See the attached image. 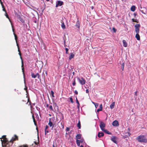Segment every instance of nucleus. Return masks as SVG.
Masks as SVG:
<instances>
[{
	"instance_id": "412c9836",
	"label": "nucleus",
	"mask_w": 147,
	"mask_h": 147,
	"mask_svg": "<svg viewBox=\"0 0 147 147\" xmlns=\"http://www.w3.org/2000/svg\"><path fill=\"white\" fill-rule=\"evenodd\" d=\"M104 132H105V133H107V134H111V133L110 132L108 131L107 130V129H105L103 130V131Z\"/></svg>"
},
{
	"instance_id": "a878e982",
	"label": "nucleus",
	"mask_w": 147,
	"mask_h": 147,
	"mask_svg": "<svg viewBox=\"0 0 147 147\" xmlns=\"http://www.w3.org/2000/svg\"><path fill=\"white\" fill-rule=\"evenodd\" d=\"M31 76L32 78H36V75L34 74L33 73H31Z\"/></svg>"
},
{
	"instance_id": "a19ab883",
	"label": "nucleus",
	"mask_w": 147,
	"mask_h": 147,
	"mask_svg": "<svg viewBox=\"0 0 147 147\" xmlns=\"http://www.w3.org/2000/svg\"><path fill=\"white\" fill-rule=\"evenodd\" d=\"M98 103H97L94 105L95 106V107L96 108L98 107Z\"/></svg>"
},
{
	"instance_id": "603ef678",
	"label": "nucleus",
	"mask_w": 147,
	"mask_h": 147,
	"mask_svg": "<svg viewBox=\"0 0 147 147\" xmlns=\"http://www.w3.org/2000/svg\"><path fill=\"white\" fill-rule=\"evenodd\" d=\"M3 11L5 12V9L3 7Z\"/></svg>"
},
{
	"instance_id": "f3484780",
	"label": "nucleus",
	"mask_w": 147,
	"mask_h": 147,
	"mask_svg": "<svg viewBox=\"0 0 147 147\" xmlns=\"http://www.w3.org/2000/svg\"><path fill=\"white\" fill-rule=\"evenodd\" d=\"M81 135L80 134H78L76 136V140H78L81 138Z\"/></svg>"
},
{
	"instance_id": "4468645a",
	"label": "nucleus",
	"mask_w": 147,
	"mask_h": 147,
	"mask_svg": "<svg viewBox=\"0 0 147 147\" xmlns=\"http://www.w3.org/2000/svg\"><path fill=\"white\" fill-rule=\"evenodd\" d=\"M104 136V133L102 132H99L98 134V136L99 138H100Z\"/></svg>"
},
{
	"instance_id": "e2e57ef3",
	"label": "nucleus",
	"mask_w": 147,
	"mask_h": 147,
	"mask_svg": "<svg viewBox=\"0 0 147 147\" xmlns=\"http://www.w3.org/2000/svg\"><path fill=\"white\" fill-rule=\"evenodd\" d=\"M46 1H49V0H46Z\"/></svg>"
},
{
	"instance_id": "ddd939ff",
	"label": "nucleus",
	"mask_w": 147,
	"mask_h": 147,
	"mask_svg": "<svg viewBox=\"0 0 147 147\" xmlns=\"http://www.w3.org/2000/svg\"><path fill=\"white\" fill-rule=\"evenodd\" d=\"M123 43V45L125 47H126L127 46V43L125 40H122Z\"/></svg>"
},
{
	"instance_id": "393cba45",
	"label": "nucleus",
	"mask_w": 147,
	"mask_h": 147,
	"mask_svg": "<svg viewBox=\"0 0 147 147\" xmlns=\"http://www.w3.org/2000/svg\"><path fill=\"white\" fill-rule=\"evenodd\" d=\"M61 26L63 29H65V26L64 22L62 23Z\"/></svg>"
},
{
	"instance_id": "bb28decb",
	"label": "nucleus",
	"mask_w": 147,
	"mask_h": 147,
	"mask_svg": "<svg viewBox=\"0 0 147 147\" xmlns=\"http://www.w3.org/2000/svg\"><path fill=\"white\" fill-rule=\"evenodd\" d=\"M76 102L78 104L77 107L78 108H79V105H80L79 103L77 98H76Z\"/></svg>"
},
{
	"instance_id": "c85d7f7f",
	"label": "nucleus",
	"mask_w": 147,
	"mask_h": 147,
	"mask_svg": "<svg viewBox=\"0 0 147 147\" xmlns=\"http://www.w3.org/2000/svg\"><path fill=\"white\" fill-rule=\"evenodd\" d=\"M22 1H23V2L26 4L27 3H28V1L26 0H22Z\"/></svg>"
},
{
	"instance_id": "7ed1b4c3",
	"label": "nucleus",
	"mask_w": 147,
	"mask_h": 147,
	"mask_svg": "<svg viewBox=\"0 0 147 147\" xmlns=\"http://www.w3.org/2000/svg\"><path fill=\"white\" fill-rule=\"evenodd\" d=\"M77 79L80 83L82 85H83L85 84L86 80L83 78L82 77L80 78H78Z\"/></svg>"
},
{
	"instance_id": "2f4dec72",
	"label": "nucleus",
	"mask_w": 147,
	"mask_h": 147,
	"mask_svg": "<svg viewBox=\"0 0 147 147\" xmlns=\"http://www.w3.org/2000/svg\"><path fill=\"white\" fill-rule=\"evenodd\" d=\"M49 109H50L51 110H52V111H53V107H52V105L49 106Z\"/></svg>"
},
{
	"instance_id": "39448f33",
	"label": "nucleus",
	"mask_w": 147,
	"mask_h": 147,
	"mask_svg": "<svg viewBox=\"0 0 147 147\" xmlns=\"http://www.w3.org/2000/svg\"><path fill=\"white\" fill-rule=\"evenodd\" d=\"M56 7H57L59 6H61L63 4V2L62 1L59 0L56 2Z\"/></svg>"
},
{
	"instance_id": "5701e85b",
	"label": "nucleus",
	"mask_w": 147,
	"mask_h": 147,
	"mask_svg": "<svg viewBox=\"0 0 147 147\" xmlns=\"http://www.w3.org/2000/svg\"><path fill=\"white\" fill-rule=\"evenodd\" d=\"M77 126L78 127L79 129H80L81 126L80 123V121H79L78 122L77 124Z\"/></svg>"
},
{
	"instance_id": "a211bd4d",
	"label": "nucleus",
	"mask_w": 147,
	"mask_h": 147,
	"mask_svg": "<svg viewBox=\"0 0 147 147\" xmlns=\"http://www.w3.org/2000/svg\"><path fill=\"white\" fill-rule=\"evenodd\" d=\"M136 7L134 5H133L131 8V10L132 11H134L135 10Z\"/></svg>"
},
{
	"instance_id": "c9c22d12",
	"label": "nucleus",
	"mask_w": 147,
	"mask_h": 147,
	"mask_svg": "<svg viewBox=\"0 0 147 147\" xmlns=\"http://www.w3.org/2000/svg\"><path fill=\"white\" fill-rule=\"evenodd\" d=\"M65 50L66 51V53L68 54V49L67 48H65Z\"/></svg>"
},
{
	"instance_id": "680f3d73",
	"label": "nucleus",
	"mask_w": 147,
	"mask_h": 147,
	"mask_svg": "<svg viewBox=\"0 0 147 147\" xmlns=\"http://www.w3.org/2000/svg\"><path fill=\"white\" fill-rule=\"evenodd\" d=\"M24 89L25 90H26V88H24Z\"/></svg>"
},
{
	"instance_id": "3c124183",
	"label": "nucleus",
	"mask_w": 147,
	"mask_h": 147,
	"mask_svg": "<svg viewBox=\"0 0 147 147\" xmlns=\"http://www.w3.org/2000/svg\"><path fill=\"white\" fill-rule=\"evenodd\" d=\"M80 140V142L82 143V142H83L84 141V140H83L82 139V140Z\"/></svg>"
},
{
	"instance_id": "1a4fd4ad",
	"label": "nucleus",
	"mask_w": 147,
	"mask_h": 147,
	"mask_svg": "<svg viewBox=\"0 0 147 147\" xmlns=\"http://www.w3.org/2000/svg\"><path fill=\"white\" fill-rule=\"evenodd\" d=\"M5 15L6 16V17L7 18H8V19L9 20V21L10 22L11 24V26H12L13 31V32H14V29H13V25H12V23L11 22V21L10 19H9V17H8V15L7 14V13H5Z\"/></svg>"
},
{
	"instance_id": "09e8293b",
	"label": "nucleus",
	"mask_w": 147,
	"mask_h": 147,
	"mask_svg": "<svg viewBox=\"0 0 147 147\" xmlns=\"http://www.w3.org/2000/svg\"><path fill=\"white\" fill-rule=\"evenodd\" d=\"M86 93H88L89 92V91H88V89H86Z\"/></svg>"
},
{
	"instance_id": "9d476101",
	"label": "nucleus",
	"mask_w": 147,
	"mask_h": 147,
	"mask_svg": "<svg viewBox=\"0 0 147 147\" xmlns=\"http://www.w3.org/2000/svg\"><path fill=\"white\" fill-rule=\"evenodd\" d=\"M18 139V137L16 135L12 137V138L10 140V142H12Z\"/></svg>"
},
{
	"instance_id": "864d4df0",
	"label": "nucleus",
	"mask_w": 147,
	"mask_h": 147,
	"mask_svg": "<svg viewBox=\"0 0 147 147\" xmlns=\"http://www.w3.org/2000/svg\"><path fill=\"white\" fill-rule=\"evenodd\" d=\"M137 92H135V95H136V96L137 95Z\"/></svg>"
},
{
	"instance_id": "f704fd0d",
	"label": "nucleus",
	"mask_w": 147,
	"mask_h": 147,
	"mask_svg": "<svg viewBox=\"0 0 147 147\" xmlns=\"http://www.w3.org/2000/svg\"><path fill=\"white\" fill-rule=\"evenodd\" d=\"M69 99H70V101L72 103H73L74 102L73 101V98H72L71 97H70L69 98Z\"/></svg>"
},
{
	"instance_id": "b1692460",
	"label": "nucleus",
	"mask_w": 147,
	"mask_h": 147,
	"mask_svg": "<svg viewBox=\"0 0 147 147\" xmlns=\"http://www.w3.org/2000/svg\"><path fill=\"white\" fill-rule=\"evenodd\" d=\"M76 26L78 27V28H79L80 27V24H79V22L78 20L76 22Z\"/></svg>"
},
{
	"instance_id": "58836bf2",
	"label": "nucleus",
	"mask_w": 147,
	"mask_h": 147,
	"mask_svg": "<svg viewBox=\"0 0 147 147\" xmlns=\"http://www.w3.org/2000/svg\"><path fill=\"white\" fill-rule=\"evenodd\" d=\"M112 29H113V32H116V30L115 28H113Z\"/></svg>"
},
{
	"instance_id": "f03ea898",
	"label": "nucleus",
	"mask_w": 147,
	"mask_h": 147,
	"mask_svg": "<svg viewBox=\"0 0 147 147\" xmlns=\"http://www.w3.org/2000/svg\"><path fill=\"white\" fill-rule=\"evenodd\" d=\"M138 142L141 143H146L147 139L146 137L143 135H140L138 136L136 138Z\"/></svg>"
},
{
	"instance_id": "4d7b16f0",
	"label": "nucleus",
	"mask_w": 147,
	"mask_h": 147,
	"mask_svg": "<svg viewBox=\"0 0 147 147\" xmlns=\"http://www.w3.org/2000/svg\"><path fill=\"white\" fill-rule=\"evenodd\" d=\"M22 71H23V72L24 73L23 68H22Z\"/></svg>"
},
{
	"instance_id": "5fc2aeb1",
	"label": "nucleus",
	"mask_w": 147,
	"mask_h": 147,
	"mask_svg": "<svg viewBox=\"0 0 147 147\" xmlns=\"http://www.w3.org/2000/svg\"><path fill=\"white\" fill-rule=\"evenodd\" d=\"M49 132L48 131V130H46V133H48Z\"/></svg>"
},
{
	"instance_id": "49530a36",
	"label": "nucleus",
	"mask_w": 147,
	"mask_h": 147,
	"mask_svg": "<svg viewBox=\"0 0 147 147\" xmlns=\"http://www.w3.org/2000/svg\"><path fill=\"white\" fill-rule=\"evenodd\" d=\"M100 108L102 109V104H100Z\"/></svg>"
},
{
	"instance_id": "4be33fe9",
	"label": "nucleus",
	"mask_w": 147,
	"mask_h": 147,
	"mask_svg": "<svg viewBox=\"0 0 147 147\" xmlns=\"http://www.w3.org/2000/svg\"><path fill=\"white\" fill-rule=\"evenodd\" d=\"M76 142L77 145L78 146H80V140H76Z\"/></svg>"
},
{
	"instance_id": "2eb2a0df",
	"label": "nucleus",
	"mask_w": 147,
	"mask_h": 147,
	"mask_svg": "<svg viewBox=\"0 0 147 147\" xmlns=\"http://www.w3.org/2000/svg\"><path fill=\"white\" fill-rule=\"evenodd\" d=\"M135 37L138 40H140V36L138 33H137Z\"/></svg>"
},
{
	"instance_id": "ea45409f",
	"label": "nucleus",
	"mask_w": 147,
	"mask_h": 147,
	"mask_svg": "<svg viewBox=\"0 0 147 147\" xmlns=\"http://www.w3.org/2000/svg\"><path fill=\"white\" fill-rule=\"evenodd\" d=\"M0 3H1V5H2V8H3L4 5H3V4L2 2V1H1V0H0Z\"/></svg>"
},
{
	"instance_id": "8fccbe9b",
	"label": "nucleus",
	"mask_w": 147,
	"mask_h": 147,
	"mask_svg": "<svg viewBox=\"0 0 147 147\" xmlns=\"http://www.w3.org/2000/svg\"><path fill=\"white\" fill-rule=\"evenodd\" d=\"M132 21H133V22H136V21H135V20H134V19H132Z\"/></svg>"
},
{
	"instance_id": "a18cd8bd",
	"label": "nucleus",
	"mask_w": 147,
	"mask_h": 147,
	"mask_svg": "<svg viewBox=\"0 0 147 147\" xmlns=\"http://www.w3.org/2000/svg\"><path fill=\"white\" fill-rule=\"evenodd\" d=\"M69 128L68 127H67L66 129V131H69Z\"/></svg>"
},
{
	"instance_id": "473e14b6",
	"label": "nucleus",
	"mask_w": 147,
	"mask_h": 147,
	"mask_svg": "<svg viewBox=\"0 0 147 147\" xmlns=\"http://www.w3.org/2000/svg\"><path fill=\"white\" fill-rule=\"evenodd\" d=\"M32 118H33V121H34V124L35 125H36V121H35V119H34V118L33 115H32Z\"/></svg>"
},
{
	"instance_id": "bf43d9fd",
	"label": "nucleus",
	"mask_w": 147,
	"mask_h": 147,
	"mask_svg": "<svg viewBox=\"0 0 147 147\" xmlns=\"http://www.w3.org/2000/svg\"><path fill=\"white\" fill-rule=\"evenodd\" d=\"M80 147H83V146L82 145H81L80 146Z\"/></svg>"
},
{
	"instance_id": "c756f323",
	"label": "nucleus",
	"mask_w": 147,
	"mask_h": 147,
	"mask_svg": "<svg viewBox=\"0 0 147 147\" xmlns=\"http://www.w3.org/2000/svg\"><path fill=\"white\" fill-rule=\"evenodd\" d=\"M51 94L52 97H54V92H53V90H51Z\"/></svg>"
},
{
	"instance_id": "0e129e2a",
	"label": "nucleus",
	"mask_w": 147,
	"mask_h": 147,
	"mask_svg": "<svg viewBox=\"0 0 147 147\" xmlns=\"http://www.w3.org/2000/svg\"><path fill=\"white\" fill-rule=\"evenodd\" d=\"M94 102L92 101V103L93 104Z\"/></svg>"
},
{
	"instance_id": "6e6552de",
	"label": "nucleus",
	"mask_w": 147,
	"mask_h": 147,
	"mask_svg": "<svg viewBox=\"0 0 147 147\" xmlns=\"http://www.w3.org/2000/svg\"><path fill=\"white\" fill-rule=\"evenodd\" d=\"M112 125L115 127H117L119 126V124L118 121L117 120L114 121L112 123Z\"/></svg>"
},
{
	"instance_id": "dca6fc26",
	"label": "nucleus",
	"mask_w": 147,
	"mask_h": 147,
	"mask_svg": "<svg viewBox=\"0 0 147 147\" xmlns=\"http://www.w3.org/2000/svg\"><path fill=\"white\" fill-rule=\"evenodd\" d=\"M115 102H113L110 105V107L111 109H113L115 106Z\"/></svg>"
},
{
	"instance_id": "72a5a7b5",
	"label": "nucleus",
	"mask_w": 147,
	"mask_h": 147,
	"mask_svg": "<svg viewBox=\"0 0 147 147\" xmlns=\"http://www.w3.org/2000/svg\"><path fill=\"white\" fill-rule=\"evenodd\" d=\"M36 77H37V78L38 79L39 78L40 76H39V74L38 73H37V74H36Z\"/></svg>"
},
{
	"instance_id": "c03bdc74",
	"label": "nucleus",
	"mask_w": 147,
	"mask_h": 147,
	"mask_svg": "<svg viewBox=\"0 0 147 147\" xmlns=\"http://www.w3.org/2000/svg\"><path fill=\"white\" fill-rule=\"evenodd\" d=\"M48 128V126H46L45 127V135L46 134V130Z\"/></svg>"
},
{
	"instance_id": "69168bd1",
	"label": "nucleus",
	"mask_w": 147,
	"mask_h": 147,
	"mask_svg": "<svg viewBox=\"0 0 147 147\" xmlns=\"http://www.w3.org/2000/svg\"><path fill=\"white\" fill-rule=\"evenodd\" d=\"M30 103H31V102H30Z\"/></svg>"
},
{
	"instance_id": "f8f14e48",
	"label": "nucleus",
	"mask_w": 147,
	"mask_h": 147,
	"mask_svg": "<svg viewBox=\"0 0 147 147\" xmlns=\"http://www.w3.org/2000/svg\"><path fill=\"white\" fill-rule=\"evenodd\" d=\"M74 55L72 53L70 54V55L69 57V60H71V59L73 58L74 57Z\"/></svg>"
},
{
	"instance_id": "052dcab7",
	"label": "nucleus",
	"mask_w": 147,
	"mask_h": 147,
	"mask_svg": "<svg viewBox=\"0 0 147 147\" xmlns=\"http://www.w3.org/2000/svg\"><path fill=\"white\" fill-rule=\"evenodd\" d=\"M93 8H94L93 7H92H92H91V8H92V9H93Z\"/></svg>"
},
{
	"instance_id": "0eeeda50",
	"label": "nucleus",
	"mask_w": 147,
	"mask_h": 147,
	"mask_svg": "<svg viewBox=\"0 0 147 147\" xmlns=\"http://www.w3.org/2000/svg\"><path fill=\"white\" fill-rule=\"evenodd\" d=\"M105 124L103 122H101L100 125V127L102 131H103L104 130V128L105 126Z\"/></svg>"
},
{
	"instance_id": "cd10ccee",
	"label": "nucleus",
	"mask_w": 147,
	"mask_h": 147,
	"mask_svg": "<svg viewBox=\"0 0 147 147\" xmlns=\"http://www.w3.org/2000/svg\"><path fill=\"white\" fill-rule=\"evenodd\" d=\"M124 65H125V64H124V63H123L122 64V65H121V69L123 71L124 70Z\"/></svg>"
},
{
	"instance_id": "e433bc0d",
	"label": "nucleus",
	"mask_w": 147,
	"mask_h": 147,
	"mask_svg": "<svg viewBox=\"0 0 147 147\" xmlns=\"http://www.w3.org/2000/svg\"><path fill=\"white\" fill-rule=\"evenodd\" d=\"M102 109L100 108L98 109L97 110V112H98L100 111H102Z\"/></svg>"
},
{
	"instance_id": "6ab92c4d",
	"label": "nucleus",
	"mask_w": 147,
	"mask_h": 147,
	"mask_svg": "<svg viewBox=\"0 0 147 147\" xmlns=\"http://www.w3.org/2000/svg\"><path fill=\"white\" fill-rule=\"evenodd\" d=\"M125 134H126V135H125V136H126L125 137V138L128 137L131 135V134L129 132H127L125 133Z\"/></svg>"
},
{
	"instance_id": "aec40b11",
	"label": "nucleus",
	"mask_w": 147,
	"mask_h": 147,
	"mask_svg": "<svg viewBox=\"0 0 147 147\" xmlns=\"http://www.w3.org/2000/svg\"><path fill=\"white\" fill-rule=\"evenodd\" d=\"M51 119L50 118L49 119V123H48V125L50 127H51L53 125V123H52L51 121Z\"/></svg>"
},
{
	"instance_id": "9b49d317",
	"label": "nucleus",
	"mask_w": 147,
	"mask_h": 147,
	"mask_svg": "<svg viewBox=\"0 0 147 147\" xmlns=\"http://www.w3.org/2000/svg\"><path fill=\"white\" fill-rule=\"evenodd\" d=\"M116 137L115 136H113V138H112L111 140L115 144H117V141L116 140Z\"/></svg>"
},
{
	"instance_id": "7c9ffc66",
	"label": "nucleus",
	"mask_w": 147,
	"mask_h": 147,
	"mask_svg": "<svg viewBox=\"0 0 147 147\" xmlns=\"http://www.w3.org/2000/svg\"><path fill=\"white\" fill-rule=\"evenodd\" d=\"M19 20L21 21L22 22H24V21L21 18H19Z\"/></svg>"
},
{
	"instance_id": "f257e3e1",
	"label": "nucleus",
	"mask_w": 147,
	"mask_h": 147,
	"mask_svg": "<svg viewBox=\"0 0 147 147\" xmlns=\"http://www.w3.org/2000/svg\"><path fill=\"white\" fill-rule=\"evenodd\" d=\"M2 142V147H8V143L9 142L5 136H3L2 138H0Z\"/></svg>"
},
{
	"instance_id": "13d9d810",
	"label": "nucleus",
	"mask_w": 147,
	"mask_h": 147,
	"mask_svg": "<svg viewBox=\"0 0 147 147\" xmlns=\"http://www.w3.org/2000/svg\"><path fill=\"white\" fill-rule=\"evenodd\" d=\"M97 103L94 102L93 104H94V105L96 103Z\"/></svg>"
},
{
	"instance_id": "423d86ee",
	"label": "nucleus",
	"mask_w": 147,
	"mask_h": 147,
	"mask_svg": "<svg viewBox=\"0 0 147 147\" xmlns=\"http://www.w3.org/2000/svg\"><path fill=\"white\" fill-rule=\"evenodd\" d=\"M135 32L136 33H139V27H140L139 24H136L135 25Z\"/></svg>"
},
{
	"instance_id": "4c0bfd02",
	"label": "nucleus",
	"mask_w": 147,
	"mask_h": 147,
	"mask_svg": "<svg viewBox=\"0 0 147 147\" xmlns=\"http://www.w3.org/2000/svg\"><path fill=\"white\" fill-rule=\"evenodd\" d=\"M61 127H62V128L63 129H64V124L63 123H61Z\"/></svg>"
},
{
	"instance_id": "338daca9",
	"label": "nucleus",
	"mask_w": 147,
	"mask_h": 147,
	"mask_svg": "<svg viewBox=\"0 0 147 147\" xmlns=\"http://www.w3.org/2000/svg\"><path fill=\"white\" fill-rule=\"evenodd\" d=\"M28 101L29 102V99L28 98Z\"/></svg>"
},
{
	"instance_id": "de8ad7c7",
	"label": "nucleus",
	"mask_w": 147,
	"mask_h": 147,
	"mask_svg": "<svg viewBox=\"0 0 147 147\" xmlns=\"http://www.w3.org/2000/svg\"><path fill=\"white\" fill-rule=\"evenodd\" d=\"M74 93H75V94H78V92L76 90L75 91Z\"/></svg>"
},
{
	"instance_id": "79ce46f5",
	"label": "nucleus",
	"mask_w": 147,
	"mask_h": 147,
	"mask_svg": "<svg viewBox=\"0 0 147 147\" xmlns=\"http://www.w3.org/2000/svg\"><path fill=\"white\" fill-rule=\"evenodd\" d=\"M76 84V82L75 80H74L72 83V85L73 86H75Z\"/></svg>"
},
{
	"instance_id": "6e6d98bb",
	"label": "nucleus",
	"mask_w": 147,
	"mask_h": 147,
	"mask_svg": "<svg viewBox=\"0 0 147 147\" xmlns=\"http://www.w3.org/2000/svg\"><path fill=\"white\" fill-rule=\"evenodd\" d=\"M53 147H55L54 143L53 144Z\"/></svg>"
},
{
	"instance_id": "37998d69",
	"label": "nucleus",
	"mask_w": 147,
	"mask_h": 147,
	"mask_svg": "<svg viewBox=\"0 0 147 147\" xmlns=\"http://www.w3.org/2000/svg\"><path fill=\"white\" fill-rule=\"evenodd\" d=\"M134 17L136 18V16H137V13H134Z\"/></svg>"
},
{
	"instance_id": "20e7f679",
	"label": "nucleus",
	"mask_w": 147,
	"mask_h": 147,
	"mask_svg": "<svg viewBox=\"0 0 147 147\" xmlns=\"http://www.w3.org/2000/svg\"><path fill=\"white\" fill-rule=\"evenodd\" d=\"M14 34L15 37V39L16 40V43H17V45L18 46V51L19 52V55L20 56V59H21V60H22V66H23V60H22V57L21 56V54L20 51L19 50V47H18V44L17 43V36H16V35L14 33Z\"/></svg>"
}]
</instances>
